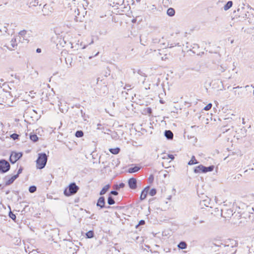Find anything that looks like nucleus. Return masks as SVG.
<instances>
[{
	"label": "nucleus",
	"mask_w": 254,
	"mask_h": 254,
	"mask_svg": "<svg viewBox=\"0 0 254 254\" xmlns=\"http://www.w3.org/2000/svg\"><path fill=\"white\" fill-rule=\"evenodd\" d=\"M105 200L104 197L103 196L100 197L97 201V206L100 207V208H103L105 207Z\"/></svg>",
	"instance_id": "9"
},
{
	"label": "nucleus",
	"mask_w": 254,
	"mask_h": 254,
	"mask_svg": "<svg viewBox=\"0 0 254 254\" xmlns=\"http://www.w3.org/2000/svg\"><path fill=\"white\" fill-rule=\"evenodd\" d=\"M110 186L109 184L105 186L103 188L102 190L100 191V194L101 195H103V194H105L106 193V192L110 188Z\"/></svg>",
	"instance_id": "17"
},
{
	"label": "nucleus",
	"mask_w": 254,
	"mask_h": 254,
	"mask_svg": "<svg viewBox=\"0 0 254 254\" xmlns=\"http://www.w3.org/2000/svg\"><path fill=\"white\" fill-rule=\"evenodd\" d=\"M38 5H41V4H39V0H31L29 3V7L31 8L32 7L36 6Z\"/></svg>",
	"instance_id": "14"
},
{
	"label": "nucleus",
	"mask_w": 254,
	"mask_h": 254,
	"mask_svg": "<svg viewBox=\"0 0 254 254\" xmlns=\"http://www.w3.org/2000/svg\"><path fill=\"white\" fill-rule=\"evenodd\" d=\"M48 160L47 155L45 153H39L36 160L37 168L42 169L45 167Z\"/></svg>",
	"instance_id": "1"
},
{
	"label": "nucleus",
	"mask_w": 254,
	"mask_h": 254,
	"mask_svg": "<svg viewBox=\"0 0 254 254\" xmlns=\"http://www.w3.org/2000/svg\"><path fill=\"white\" fill-rule=\"evenodd\" d=\"M202 168H203L202 165H200L196 167L194 170V172L195 173H199L200 172L202 173Z\"/></svg>",
	"instance_id": "21"
},
{
	"label": "nucleus",
	"mask_w": 254,
	"mask_h": 254,
	"mask_svg": "<svg viewBox=\"0 0 254 254\" xmlns=\"http://www.w3.org/2000/svg\"><path fill=\"white\" fill-rule=\"evenodd\" d=\"M233 5V2L232 1H229L227 2V3L224 6V9L225 10H228L230 7H232Z\"/></svg>",
	"instance_id": "23"
},
{
	"label": "nucleus",
	"mask_w": 254,
	"mask_h": 254,
	"mask_svg": "<svg viewBox=\"0 0 254 254\" xmlns=\"http://www.w3.org/2000/svg\"><path fill=\"white\" fill-rule=\"evenodd\" d=\"M22 168L21 167L19 169V170H18V172H17V173L16 175H18V177L19 176V175L22 173Z\"/></svg>",
	"instance_id": "38"
},
{
	"label": "nucleus",
	"mask_w": 254,
	"mask_h": 254,
	"mask_svg": "<svg viewBox=\"0 0 254 254\" xmlns=\"http://www.w3.org/2000/svg\"><path fill=\"white\" fill-rule=\"evenodd\" d=\"M175 11L173 8H169L167 11V14L170 16H173L175 15Z\"/></svg>",
	"instance_id": "20"
},
{
	"label": "nucleus",
	"mask_w": 254,
	"mask_h": 254,
	"mask_svg": "<svg viewBox=\"0 0 254 254\" xmlns=\"http://www.w3.org/2000/svg\"><path fill=\"white\" fill-rule=\"evenodd\" d=\"M96 80H97V82H96V83H97V84H98V82H99V80H100V78H99V77L97 78V79H96Z\"/></svg>",
	"instance_id": "46"
},
{
	"label": "nucleus",
	"mask_w": 254,
	"mask_h": 254,
	"mask_svg": "<svg viewBox=\"0 0 254 254\" xmlns=\"http://www.w3.org/2000/svg\"><path fill=\"white\" fill-rule=\"evenodd\" d=\"M115 203V202L113 198L111 196H109L108 198V203L109 205H112L114 204Z\"/></svg>",
	"instance_id": "28"
},
{
	"label": "nucleus",
	"mask_w": 254,
	"mask_h": 254,
	"mask_svg": "<svg viewBox=\"0 0 254 254\" xmlns=\"http://www.w3.org/2000/svg\"><path fill=\"white\" fill-rule=\"evenodd\" d=\"M149 180L150 181H152L153 180V177L152 175L150 176Z\"/></svg>",
	"instance_id": "42"
},
{
	"label": "nucleus",
	"mask_w": 254,
	"mask_h": 254,
	"mask_svg": "<svg viewBox=\"0 0 254 254\" xmlns=\"http://www.w3.org/2000/svg\"><path fill=\"white\" fill-rule=\"evenodd\" d=\"M251 86H252V87H253V88H254V86H253V85H251Z\"/></svg>",
	"instance_id": "55"
},
{
	"label": "nucleus",
	"mask_w": 254,
	"mask_h": 254,
	"mask_svg": "<svg viewBox=\"0 0 254 254\" xmlns=\"http://www.w3.org/2000/svg\"><path fill=\"white\" fill-rule=\"evenodd\" d=\"M120 148L119 147H116L115 148H110L109 149V151L111 153L115 154V155L118 154L120 152Z\"/></svg>",
	"instance_id": "19"
},
{
	"label": "nucleus",
	"mask_w": 254,
	"mask_h": 254,
	"mask_svg": "<svg viewBox=\"0 0 254 254\" xmlns=\"http://www.w3.org/2000/svg\"><path fill=\"white\" fill-rule=\"evenodd\" d=\"M125 88L129 90L131 89V86L130 85H126Z\"/></svg>",
	"instance_id": "40"
},
{
	"label": "nucleus",
	"mask_w": 254,
	"mask_h": 254,
	"mask_svg": "<svg viewBox=\"0 0 254 254\" xmlns=\"http://www.w3.org/2000/svg\"><path fill=\"white\" fill-rule=\"evenodd\" d=\"M125 187V184L123 183H120L119 185H116V189L123 188Z\"/></svg>",
	"instance_id": "33"
},
{
	"label": "nucleus",
	"mask_w": 254,
	"mask_h": 254,
	"mask_svg": "<svg viewBox=\"0 0 254 254\" xmlns=\"http://www.w3.org/2000/svg\"><path fill=\"white\" fill-rule=\"evenodd\" d=\"M204 222H205V221H204V220H200V221H199V223L201 224V223H204Z\"/></svg>",
	"instance_id": "45"
},
{
	"label": "nucleus",
	"mask_w": 254,
	"mask_h": 254,
	"mask_svg": "<svg viewBox=\"0 0 254 254\" xmlns=\"http://www.w3.org/2000/svg\"><path fill=\"white\" fill-rule=\"evenodd\" d=\"M136 180L134 178H130L128 180V184L129 187L132 190L135 189L136 188Z\"/></svg>",
	"instance_id": "7"
},
{
	"label": "nucleus",
	"mask_w": 254,
	"mask_h": 254,
	"mask_svg": "<svg viewBox=\"0 0 254 254\" xmlns=\"http://www.w3.org/2000/svg\"><path fill=\"white\" fill-rule=\"evenodd\" d=\"M137 0L138 1H139V0Z\"/></svg>",
	"instance_id": "58"
},
{
	"label": "nucleus",
	"mask_w": 254,
	"mask_h": 254,
	"mask_svg": "<svg viewBox=\"0 0 254 254\" xmlns=\"http://www.w3.org/2000/svg\"><path fill=\"white\" fill-rule=\"evenodd\" d=\"M241 87H240L239 86H238L237 87H235L233 88V92L234 96L238 98L242 94V92L241 91L238 90V89L241 88Z\"/></svg>",
	"instance_id": "11"
},
{
	"label": "nucleus",
	"mask_w": 254,
	"mask_h": 254,
	"mask_svg": "<svg viewBox=\"0 0 254 254\" xmlns=\"http://www.w3.org/2000/svg\"><path fill=\"white\" fill-rule=\"evenodd\" d=\"M233 210L231 209H221V216L225 218L228 219L233 215Z\"/></svg>",
	"instance_id": "6"
},
{
	"label": "nucleus",
	"mask_w": 254,
	"mask_h": 254,
	"mask_svg": "<svg viewBox=\"0 0 254 254\" xmlns=\"http://www.w3.org/2000/svg\"><path fill=\"white\" fill-rule=\"evenodd\" d=\"M9 216L13 220H15L16 219L15 215L11 211H10V212L9 213Z\"/></svg>",
	"instance_id": "31"
},
{
	"label": "nucleus",
	"mask_w": 254,
	"mask_h": 254,
	"mask_svg": "<svg viewBox=\"0 0 254 254\" xmlns=\"http://www.w3.org/2000/svg\"><path fill=\"white\" fill-rule=\"evenodd\" d=\"M10 168V164L7 161L4 159L0 160V172L1 173L7 172L9 170Z\"/></svg>",
	"instance_id": "3"
},
{
	"label": "nucleus",
	"mask_w": 254,
	"mask_h": 254,
	"mask_svg": "<svg viewBox=\"0 0 254 254\" xmlns=\"http://www.w3.org/2000/svg\"><path fill=\"white\" fill-rule=\"evenodd\" d=\"M85 48H86V46H84L82 48V49H85Z\"/></svg>",
	"instance_id": "48"
},
{
	"label": "nucleus",
	"mask_w": 254,
	"mask_h": 254,
	"mask_svg": "<svg viewBox=\"0 0 254 254\" xmlns=\"http://www.w3.org/2000/svg\"><path fill=\"white\" fill-rule=\"evenodd\" d=\"M198 219V215H195L194 216L193 218H192V219L193 220H196Z\"/></svg>",
	"instance_id": "41"
},
{
	"label": "nucleus",
	"mask_w": 254,
	"mask_h": 254,
	"mask_svg": "<svg viewBox=\"0 0 254 254\" xmlns=\"http://www.w3.org/2000/svg\"><path fill=\"white\" fill-rule=\"evenodd\" d=\"M37 188L34 186H30L29 188V191L31 193H33L36 191Z\"/></svg>",
	"instance_id": "29"
},
{
	"label": "nucleus",
	"mask_w": 254,
	"mask_h": 254,
	"mask_svg": "<svg viewBox=\"0 0 254 254\" xmlns=\"http://www.w3.org/2000/svg\"><path fill=\"white\" fill-rule=\"evenodd\" d=\"M36 52H37V53H41V49H40V48H38V49H37V50H36Z\"/></svg>",
	"instance_id": "43"
},
{
	"label": "nucleus",
	"mask_w": 254,
	"mask_h": 254,
	"mask_svg": "<svg viewBox=\"0 0 254 254\" xmlns=\"http://www.w3.org/2000/svg\"><path fill=\"white\" fill-rule=\"evenodd\" d=\"M178 247L179 249L183 250L186 249L187 245L186 242H181L179 244Z\"/></svg>",
	"instance_id": "24"
},
{
	"label": "nucleus",
	"mask_w": 254,
	"mask_h": 254,
	"mask_svg": "<svg viewBox=\"0 0 254 254\" xmlns=\"http://www.w3.org/2000/svg\"><path fill=\"white\" fill-rule=\"evenodd\" d=\"M156 190L155 189H152L149 192V195H150L151 196H154L156 194Z\"/></svg>",
	"instance_id": "30"
},
{
	"label": "nucleus",
	"mask_w": 254,
	"mask_h": 254,
	"mask_svg": "<svg viewBox=\"0 0 254 254\" xmlns=\"http://www.w3.org/2000/svg\"><path fill=\"white\" fill-rule=\"evenodd\" d=\"M251 86H252V87H253V88H254V86H253V85H251Z\"/></svg>",
	"instance_id": "57"
},
{
	"label": "nucleus",
	"mask_w": 254,
	"mask_h": 254,
	"mask_svg": "<svg viewBox=\"0 0 254 254\" xmlns=\"http://www.w3.org/2000/svg\"><path fill=\"white\" fill-rule=\"evenodd\" d=\"M212 107V104L209 103L207 105H206L204 108V110L205 111H208Z\"/></svg>",
	"instance_id": "32"
},
{
	"label": "nucleus",
	"mask_w": 254,
	"mask_h": 254,
	"mask_svg": "<svg viewBox=\"0 0 254 254\" xmlns=\"http://www.w3.org/2000/svg\"><path fill=\"white\" fill-rule=\"evenodd\" d=\"M79 190V187L75 183H72L64 190V194L65 196H69L75 194Z\"/></svg>",
	"instance_id": "2"
},
{
	"label": "nucleus",
	"mask_w": 254,
	"mask_h": 254,
	"mask_svg": "<svg viewBox=\"0 0 254 254\" xmlns=\"http://www.w3.org/2000/svg\"><path fill=\"white\" fill-rule=\"evenodd\" d=\"M18 178V175H15L8 179L5 183L6 186L10 185Z\"/></svg>",
	"instance_id": "12"
},
{
	"label": "nucleus",
	"mask_w": 254,
	"mask_h": 254,
	"mask_svg": "<svg viewBox=\"0 0 254 254\" xmlns=\"http://www.w3.org/2000/svg\"><path fill=\"white\" fill-rule=\"evenodd\" d=\"M19 135L16 133H13L10 135V137L14 140H15L18 138Z\"/></svg>",
	"instance_id": "34"
},
{
	"label": "nucleus",
	"mask_w": 254,
	"mask_h": 254,
	"mask_svg": "<svg viewBox=\"0 0 254 254\" xmlns=\"http://www.w3.org/2000/svg\"><path fill=\"white\" fill-rule=\"evenodd\" d=\"M110 193L114 195H118V192L116 190H112L111 191Z\"/></svg>",
	"instance_id": "37"
},
{
	"label": "nucleus",
	"mask_w": 254,
	"mask_h": 254,
	"mask_svg": "<svg viewBox=\"0 0 254 254\" xmlns=\"http://www.w3.org/2000/svg\"><path fill=\"white\" fill-rule=\"evenodd\" d=\"M197 163H198V162L196 160L194 156H192L191 157V158L189 162L188 165H193V164H196Z\"/></svg>",
	"instance_id": "22"
},
{
	"label": "nucleus",
	"mask_w": 254,
	"mask_h": 254,
	"mask_svg": "<svg viewBox=\"0 0 254 254\" xmlns=\"http://www.w3.org/2000/svg\"><path fill=\"white\" fill-rule=\"evenodd\" d=\"M173 47V46H170L169 47H170V48H172V47Z\"/></svg>",
	"instance_id": "54"
},
{
	"label": "nucleus",
	"mask_w": 254,
	"mask_h": 254,
	"mask_svg": "<svg viewBox=\"0 0 254 254\" xmlns=\"http://www.w3.org/2000/svg\"><path fill=\"white\" fill-rule=\"evenodd\" d=\"M140 169V167L134 166L133 167H130L128 168L127 172L129 173H133L137 172Z\"/></svg>",
	"instance_id": "16"
},
{
	"label": "nucleus",
	"mask_w": 254,
	"mask_h": 254,
	"mask_svg": "<svg viewBox=\"0 0 254 254\" xmlns=\"http://www.w3.org/2000/svg\"><path fill=\"white\" fill-rule=\"evenodd\" d=\"M86 236L88 238H92L94 237V232L93 231H89L86 233Z\"/></svg>",
	"instance_id": "26"
},
{
	"label": "nucleus",
	"mask_w": 254,
	"mask_h": 254,
	"mask_svg": "<svg viewBox=\"0 0 254 254\" xmlns=\"http://www.w3.org/2000/svg\"><path fill=\"white\" fill-rule=\"evenodd\" d=\"M145 224V221L144 220H141L138 224L136 226V228L138 227V225H144Z\"/></svg>",
	"instance_id": "36"
},
{
	"label": "nucleus",
	"mask_w": 254,
	"mask_h": 254,
	"mask_svg": "<svg viewBox=\"0 0 254 254\" xmlns=\"http://www.w3.org/2000/svg\"><path fill=\"white\" fill-rule=\"evenodd\" d=\"M251 86H252V87H253V88H254V86H253V85H251Z\"/></svg>",
	"instance_id": "56"
},
{
	"label": "nucleus",
	"mask_w": 254,
	"mask_h": 254,
	"mask_svg": "<svg viewBox=\"0 0 254 254\" xmlns=\"http://www.w3.org/2000/svg\"><path fill=\"white\" fill-rule=\"evenodd\" d=\"M149 190V187H148V186L146 187V188H145L144 189V190L142 191L140 196V199L141 200H143L146 197V196Z\"/></svg>",
	"instance_id": "10"
},
{
	"label": "nucleus",
	"mask_w": 254,
	"mask_h": 254,
	"mask_svg": "<svg viewBox=\"0 0 254 254\" xmlns=\"http://www.w3.org/2000/svg\"><path fill=\"white\" fill-rule=\"evenodd\" d=\"M249 170H254V168H250Z\"/></svg>",
	"instance_id": "50"
},
{
	"label": "nucleus",
	"mask_w": 254,
	"mask_h": 254,
	"mask_svg": "<svg viewBox=\"0 0 254 254\" xmlns=\"http://www.w3.org/2000/svg\"><path fill=\"white\" fill-rule=\"evenodd\" d=\"M75 135L77 137H81L83 136V132L82 130H78L75 132Z\"/></svg>",
	"instance_id": "27"
},
{
	"label": "nucleus",
	"mask_w": 254,
	"mask_h": 254,
	"mask_svg": "<svg viewBox=\"0 0 254 254\" xmlns=\"http://www.w3.org/2000/svg\"><path fill=\"white\" fill-rule=\"evenodd\" d=\"M30 138L33 142H36L38 139V137L36 134H31L30 135Z\"/></svg>",
	"instance_id": "25"
},
{
	"label": "nucleus",
	"mask_w": 254,
	"mask_h": 254,
	"mask_svg": "<svg viewBox=\"0 0 254 254\" xmlns=\"http://www.w3.org/2000/svg\"><path fill=\"white\" fill-rule=\"evenodd\" d=\"M4 29H5V32H6L7 28H6V27H4Z\"/></svg>",
	"instance_id": "52"
},
{
	"label": "nucleus",
	"mask_w": 254,
	"mask_h": 254,
	"mask_svg": "<svg viewBox=\"0 0 254 254\" xmlns=\"http://www.w3.org/2000/svg\"><path fill=\"white\" fill-rule=\"evenodd\" d=\"M221 72H224L225 71V69H224L222 66H220V69Z\"/></svg>",
	"instance_id": "44"
},
{
	"label": "nucleus",
	"mask_w": 254,
	"mask_h": 254,
	"mask_svg": "<svg viewBox=\"0 0 254 254\" xmlns=\"http://www.w3.org/2000/svg\"><path fill=\"white\" fill-rule=\"evenodd\" d=\"M93 42H94V41H93V40L92 39V41H91V42L89 43V44H92L93 43Z\"/></svg>",
	"instance_id": "47"
},
{
	"label": "nucleus",
	"mask_w": 254,
	"mask_h": 254,
	"mask_svg": "<svg viewBox=\"0 0 254 254\" xmlns=\"http://www.w3.org/2000/svg\"><path fill=\"white\" fill-rule=\"evenodd\" d=\"M92 57H89V59H92Z\"/></svg>",
	"instance_id": "53"
},
{
	"label": "nucleus",
	"mask_w": 254,
	"mask_h": 254,
	"mask_svg": "<svg viewBox=\"0 0 254 254\" xmlns=\"http://www.w3.org/2000/svg\"><path fill=\"white\" fill-rule=\"evenodd\" d=\"M243 124H244V119H243Z\"/></svg>",
	"instance_id": "51"
},
{
	"label": "nucleus",
	"mask_w": 254,
	"mask_h": 254,
	"mask_svg": "<svg viewBox=\"0 0 254 254\" xmlns=\"http://www.w3.org/2000/svg\"><path fill=\"white\" fill-rule=\"evenodd\" d=\"M22 156L21 152H12L9 157L10 162L12 164L15 163L18 160H19Z\"/></svg>",
	"instance_id": "5"
},
{
	"label": "nucleus",
	"mask_w": 254,
	"mask_h": 254,
	"mask_svg": "<svg viewBox=\"0 0 254 254\" xmlns=\"http://www.w3.org/2000/svg\"><path fill=\"white\" fill-rule=\"evenodd\" d=\"M210 204V199L208 198H207L205 199L202 200L200 201V205L201 206H205L206 207H208Z\"/></svg>",
	"instance_id": "18"
},
{
	"label": "nucleus",
	"mask_w": 254,
	"mask_h": 254,
	"mask_svg": "<svg viewBox=\"0 0 254 254\" xmlns=\"http://www.w3.org/2000/svg\"><path fill=\"white\" fill-rule=\"evenodd\" d=\"M164 134L166 137L168 139H172L173 138V133L170 130H165Z\"/></svg>",
	"instance_id": "13"
},
{
	"label": "nucleus",
	"mask_w": 254,
	"mask_h": 254,
	"mask_svg": "<svg viewBox=\"0 0 254 254\" xmlns=\"http://www.w3.org/2000/svg\"><path fill=\"white\" fill-rule=\"evenodd\" d=\"M168 156L169 158H170L171 160H173L174 159V156L172 154H168Z\"/></svg>",
	"instance_id": "39"
},
{
	"label": "nucleus",
	"mask_w": 254,
	"mask_h": 254,
	"mask_svg": "<svg viewBox=\"0 0 254 254\" xmlns=\"http://www.w3.org/2000/svg\"><path fill=\"white\" fill-rule=\"evenodd\" d=\"M26 33V30H22V31H20L19 32V35L21 36H25Z\"/></svg>",
	"instance_id": "35"
},
{
	"label": "nucleus",
	"mask_w": 254,
	"mask_h": 254,
	"mask_svg": "<svg viewBox=\"0 0 254 254\" xmlns=\"http://www.w3.org/2000/svg\"><path fill=\"white\" fill-rule=\"evenodd\" d=\"M42 11L43 15L49 16L53 12L54 8L51 4H45L43 7Z\"/></svg>",
	"instance_id": "4"
},
{
	"label": "nucleus",
	"mask_w": 254,
	"mask_h": 254,
	"mask_svg": "<svg viewBox=\"0 0 254 254\" xmlns=\"http://www.w3.org/2000/svg\"><path fill=\"white\" fill-rule=\"evenodd\" d=\"M17 46L16 40L15 38H13L10 41V44L9 46H6L7 48L9 50H13L14 48H16Z\"/></svg>",
	"instance_id": "8"
},
{
	"label": "nucleus",
	"mask_w": 254,
	"mask_h": 254,
	"mask_svg": "<svg viewBox=\"0 0 254 254\" xmlns=\"http://www.w3.org/2000/svg\"><path fill=\"white\" fill-rule=\"evenodd\" d=\"M98 54H99V52H97V53L95 54V56H97Z\"/></svg>",
	"instance_id": "49"
},
{
	"label": "nucleus",
	"mask_w": 254,
	"mask_h": 254,
	"mask_svg": "<svg viewBox=\"0 0 254 254\" xmlns=\"http://www.w3.org/2000/svg\"><path fill=\"white\" fill-rule=\"evenodd\" d=\"M214 168V167L213 165L210 166L209 167H205V166H203L202 173H206L208 172H211L213 170Z\"/></svg>",
	"instance_id": "15"
}]
</instances>
